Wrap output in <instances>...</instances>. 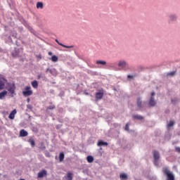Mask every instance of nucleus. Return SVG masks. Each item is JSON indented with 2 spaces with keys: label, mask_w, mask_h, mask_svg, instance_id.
<instances>
[{
  "label": "nucleus",
  "mask_w": 180,
  "mask_h": 180,
  "mask_svg": "<svg viewBox=\"0 0 180 180\" xmlns=\"http://www.w3.org/2000/svg\"><path fill=\"white\" fill-rule=\"evenodd\" d=\"M6 89L8 90V92H9V94H11V96L12 98H13V96L16 95V93H15V91H16V85L15 84V83H6Z\"/></svg>",
  "instance_id": "nucleus-1"
},
{
  "label": "nucleus",
  "mask_w": 180,
  "mask_h": 180,
  "mask_svg": "<svg viewBox=\"0 0 180 180\" xmlns=\"http://www.w3.org/2000/svg\"><path fill=\"white\" fill-rule=\"evenodd\" d=\"M163 173L167 176L166 180H175V176H174L172 172L169 171L167 168L163 169Z\"/></svg>",
  "instance_id": "nucleus-2"
},
{
  "label": "nucleus",
  "mask_w": 180,
  "mask_h": 180,
  "mask_svg": "<svg viewBox=\"0 0 180 180\" xmlns=\"http://www.w3.org/2000/svg\"><path fill=\"white\" fill-rule=\"evenodd\" d=\"M23 96H32L33 95V91H32V87L30 86H27L25 88V91H22Z\"/></svg>",
  "instance_id": "nucleus-3"
},
{
  "label": "nucleus",
  "mask_w": 180,
  "mask_h": 180,
  "mask_svg": "<svg viewBox=\"0 0 180 180\" xmlns=\"http://www.w3.org/2000/svg\"><path fill=\"white\" fill-rule=\"evenodd\" d=\"M153 158L155 165L158 166V160H160V153H158V151H153Z\"/></svg>",
  "instance_id": "nucleus-4"
},
{
  "label": "nucleus",
  "mask_w": 180,
  "mask_h": 180,
  "mask_svg": "<svg viewBox=\"0 0 180 180\" xmlns=\"http://www.w3.org/2000/svg\"><path fill=\"white\" fill-rule=\"evenodd\" d=\"M8 82V80L4 77H0V91L5 89V84Z\"/></svg>",
  "instance_id": "nucleus-5"
},
{
  "label": "nucleus",
  "mask_w": 180,
  "mask_h": 180,
  "mask_svg": "<svg viewBox=\"0 0 180 180\" xmlns=\"http://www.w3.org/2000/svg\"><path fill=\"white\" fill-rule=\"evenodd\" d=\"M154 95H155V92H152L151 93V97L150 98V101H149V103H148V105L149 106H155V105H157V102H155L154 101Z\"/></svg>",
  "instance_id": "nucleus-6"
},
{
  "label": "nucleus",
  "mask_w": 180,
  "mask_h": 180,
  "mask_svg": "<svg viewBox=\"0 0 180 180\" xmlns=\"http://www.w3.org/2000/svg\"><path fill=\"white\" fill-rule=\"evenodd\" d=\"M95 96L96 101H101V99L103 98V90H100L99 91L96 92Z\"/></svg>",
  "instance_id": "nucleus-7"
},
{
  "label": "nucleus",
  "mask_w": 180,
  "mask_h": 180,
  "mask_svg": "<svg viewBox=\"0 0 180 180\" xmlns=\"http://www.w3.org/2000/svg\"><path fill=\"white\" fill-rule=\"evenodd\" d=\"M55 41L57 42V44L59 46H61L62 47H65V49H72L74 47V46H67V45H64L62 43H60V41H58V39H56Z\"/></svg>",
  "instance_id": "nucleus-8"
},
{
  "label": "nucleus",
  "mask_w": 180,
  "mask_h": 180,
  "mask_svg": "<svg viewBox=\"0 0 180 180\" xmlns=\"http://www.w3.org/2000/svg\"><path fill=\"white\" fill-rule=\"evenodd\" d=\"M127 63L125 60H120L118 63V67H121V68H124L127 67Z\"/></svg>",
  "instance_id": "nucleus-9"
},
{
  "label": "nucleus",
  "mask_w": 180,
  "mask_h": 180,
  "mask_svg": "<svg viewBox=\"0 0 180 180\" xmlns=\"http://www.w3.org/2000/svg\"><path fill=\"white\" fill-rule=\"evenodd\" d=\"M16 113H17L16 109H14L10 113V115L8 116V119H11V120H13V119H15V115H16Z\"/></svg>",
  "instance_id": "nucleus-10"
},
{
  "label": "nucleus",
  "mask_w": 180,
  "mask_h": 180,
  "mask_svg": "<svg viewBox=\"0 0 180 180\" xmlns=\"http://www.w3.org/2000/svg\"><path fill=\"white\" fill-rule=\"evenodd\" d=\"M136 103H137L138 108H139L140 109H141V108H143V101H141V98L139 97L137 98Z\"/></svg>",
  "instance_id": "nucleus-11"
},
{
  "label": "nucleus",
  "mask_w": 180,
  "mask_h": 180,
  "mask_svg": "<svg viewBox=\"0 0 180 180\" xmlns=\"http://www.w3.org/2000/svg\"><path fill=\"white\" fill-rule=\"evenodd\" d=\"M8 95V91L6 90H4L3 91L0 92V99H5V96Z\"/></svg>",
  "instance_id": "nucleus-12"
},
{
  "label": "nucleus",
  "mask_w": 180,
  "mask_h": 180,
  "mask_svg": "<svg viewBox=\"0 0 180 180\" xmlns=\"http://www.w3.org/2000/svg\"><path fill=\"white\" fill-rule=\"evenodd\" d=\"M45 175H47V171L42 170L38 173V178H43Z\"/></svg>",
  "instance_id": "nucleus-13"
},
{
  "label": "nucleus",
  "mask_w": 180,
  "mask_h": 180,
  "mask_svg": "<svg viewBox=\"0 0 180 180\" xmlns=\"http://www.w3.org/2000/svg\"><path fill=\"white\" fill-rule=\"evenodd\" d=\"M27 134H29V133H27V131H25V129H21L20 131V136L21 137H26L27 136Z\"/></svg>",
  "instance_id": "nucleus-14"
},
{
  "label": "nucleus",
  "mask_w": 180,
  "mask_h": 180,
  "mask_svg": "<svg viewBox=\"0 0 180 180\" xmlns=\"http://www.w3.org/2000/svg\"><path fill=\"white\" fill-rule=\"evenodd\" d=\"M65 180H72V173L68 172L66 176H65Z\"/></svg>",
  "instance_id": "nucleus-15"
},
{
  "label": "nucleus",
  "mask_w": 180,
  "mask_h": 180,
  "mask_svg": "<svg viewBox=\"0 0 180 180\" xmlns=\"http://www.w3.org/2000/svg\"><path fill=\"white\" fill-rule=\"evenodd\" d=\"M96 64H97V65H105L106 64V61H105V60H96Z\"/></svg>",
  "instance_id": "nucleus-16"
},
{
  "label": "nucleus",
  "mask_w": 180,
  "mask_h": 180,
  "mask_svg": "<svg viewBox=\"0 0 180 180\" xmlns=\"http://www.w3.org/2000/svg\"><path fill=\"white\" fill-rule=\"evenodd\" d=\"M43 8H44L43 2L38 1L37 3V9H43Z\"/></svg>",
  "instance_id": "nucleus-17"
},
{
  "label": "nucleus",
  "mask_w": 180,
  "mask_h": 180,
  "mask_svg": "<svg viewBox=\"0 0 180 180\" xmlns=\"http://www.w3.org/2000/svg\"><path fill=\"white\" fill-rule=\"evenodd\" d=\"M31 85L33 88L37 89V86H39V83L37 82V81L34 80L32 82Z\"/></svg>",
  "instance_id": "nucleus-18"
},
{
  "label": "nucleus",
  "mask_w": 180,
  "mask_h": 180,
  "mask_svg": "<svg viewBox=\"0 0 180 180\" xmlns=\"http://www.w3.org/2000/svg\"><path fill=\"white\" fill-rule=\"evenodd\" d=\"M28 143H30V144H31V146L32 147H34L35 146V142H34V139L33 138H30L29 140H28Z\"/></svg>",
  "instance_id": "nucleus-19"
},
{
  "label": "nucleus",
  "mask_w": 180,
  "mask_h": 180,
  "mask_svg": "<svg viewBox=\"0 0 180 180\" xmlns=\"http://www.w3.org/2000/svg\"><path fill=\"white\" fill-rule=\"evenodd\" d=\"M133 117L134 119H136L137 120H143V119H144V117L143 116L139 115H133Z\"/></svg>",
  "instance_id": "nucleus-20"
},
{
  "label": "nucleus",
  "mask_w": 180,
  "mask_h": 180,
  "mask_svg": "<svg viewBox=\"0 0 180 180\" xmlns=\"http://www.w3.org/2000/svg\"><path fill=\"white\" fill-rule=\"evenodd\" d=\"M120 178L122 180H127V174H126L124 173L120 174Z\"/></svg>",
  "instance_id": "nucleus-21"
},
{
  "label": "nucleus",
  "mask_w": 180,
  "mask_h": 180,
  "mask_svg": "<svg viewBox=\"0 0 180 180\" xmlns=\"http://www.w3.org/2000/svg\"><path fill=\"white\" fill-rule=\"evenodd\" d=\"M86 160H87V162H94V157H92L91 155H89L86 157Z\"/></svg>",
  "instance_id": "nucleus-22"
},
{
  "label": "nucleus",
  "mask_w": 180,
  "mask_h": 180,
  "mask_svg": "<svg viewBox=\"0 0 180 180\" xmlns=\"http://www.w3.org/2000/svg\"><path fill=\"white\" fill-rule=\"evenodd\" d=\"M97 146H108V143L107 142H103L102 141H98Z\"/></svg>",
  "instance_id": "nucleus-23"
},
{
  "label": "nucleus",
  "mask_w": 180,
  "mask_h": 180,
  "mask_svg": "<svg viewBox=\"0 0 180 180\" xmlns=\"http://www.w3.org/2000/svg\"><path fill=\"white\" fill-rule=\"evenodd\" d=\"M59 161L60 162H63L64 161V153H60L59 155Z\"/></svg>",
  "instance_id": "nucleus-24"
},
{
  "label": "nucleus",
  "mask_w": 180,
  "mask_h": 180,
  "mask_svg": "<svg viewBox=\"0 0 180 180\" xmlns=\"http://www.w3.org/2000/svg\"><path fill=\"white\" fill-rule=\"evenodd\" d=\"M51 61L53 63H57L58 61V57L56 56V55L53 56L51 58Z\"/></svg>",
  "instance_id": "nucleus-25"
},
{
  "label": "nucleus",
  "mask_w": 180,
  "mask_h": 180,
  "mask_svg": "<svg viewBox=\"0 0 180 180\" xmlns=\"http://www.w3.org/2000/svg\"><path fill=\"white\" fill-rule=\"evenodd\" d=\"M175 124V122L174 121H171L168 124H167V129H169V127H172Z\"/></svg>",
  "instance_id": "nucleus-26"
},
{
  "label": "nucleus",
  "mask_w": 180,
  "mask_h": 180,
  "mask_svg": "<svg viewBox=\"0 0 180 180\" xmlns=\"http://www.w3.org/2000/svg\"><path fill=\"white\" fill-rule=\"evenodd\" d=\"M56 108V105H52L49 107H47L46 110H53Z\"/></svg>",
  "instance_id": "nucleus-27"
},
{
  "label": "nucleus",
  "mask_w": 180,
  "mask_h": 180,
  "mask_svg": "<svg viewBox=\"0 0 180 180\" xmlns=\"http://www.w3.org/2000/svg\"><path fill=\"white\" fill-rule=\"evenodd\" d=\"M170 20H172V22L176 20V16L174 15H170Z\"/></svg>",
  "instance_id": "nucleus-28"
},
{
  "label": "nucleus",
  "mask_w": 180,
  "mask_h": 180,
  "mask_svg": "<svg viewBox=\"0 0 180 180\" xmlns=\"http://www.w3.org/2000/svg\"><path fill=\"white\" fill-rule=\"evenodd\" d=\"M127 131H129V123H127L125 125V129H124Z\"/></svg>",
  "instance_id": "nucleus-29"
},
{
  "label": "nucleus",
  "mask_w": 180,
  "mask_h": 180,
  "mask_svg": "<svg viewBox=\"0 0 180 180\" xmlns=\"http://www.w3.org/2000/svg\"><path fill=\"white\" fill-rule=\"evenodd\" d=\"M167 75H170L171 77H172L173 75H175V72H172L170 73H168Z\"/></svg>",
  "instance_id": "nucleus-30"
},
{
  "label": "nucleus",
  "mask_w": 180,
  "mask_h": 180,
  "mask_svg": "<svg viewBox=\"0 0 180 180\" xmlns=\"http://www.w3.org/2000/svg\"><path fill=\"white\" fill-rule=\"evenodd\" d=\"M176 151H177V153H180V148L179 147H176Z\"/></svg>",
  "instance_id": "nucleus-31"
},
{
  "label": "nucleus",
  "mask_w": 180,
  "mask_h": 180,
  "mask_svg": "<svg viewBox=\"0 0 180 180\" xmlns=\"http://www.w3.org/2000/svg\"><path fill=\"white\" fill-rule=\"evenodd\" d=\"M48 54H49V56H53V52L49 51V52L48 53Z\"/></svg>",
  "instance_id": "nucleus-32"
},
{
  "label": "nucleus",
  "mask_w": 180,
  "mask_h": 180,
  "mask_svg": "<svg viewBox=\"0 0 180 180\" xmlns=\"http://www.w3.org/2000/svg\"><path fill=\"white\" fill-rule=\"evenodd\" d=\"M27 103H29L30 102V98H27Z\"/></svg>",
  "instance_id": "nucleus-33"
},
{
  "label": "nucleus",
  "mask_w": 180,
  "mask_h": 180,
  "mask_svg": "<svg viewBox=\"0 0 180 180\" xmlns=\"http://www.w3.org/2000/svg\"><path fill=\"white\" fill-rule=\"evenodd\" d=\"M127 78H133V76L129 75H127Z\"/></svg>",
  "instance_id": "nucleus-34"
},
{
  "label": "nucleus",
  "mask_w": 180,
  "mask_h": 180,
  "mask_svg": "<svg viewBox=\"0 0 180 180\" xmlns=\"http://www.w3.org/2000/svg\"><path fill=\"white\" fill-rule=\"evenodd\" d=\"M49 72H51V70H49V69H47V70H46V72H49Z\"/></svg>",
  "instance_id": "nucleus-35"
},
{
  "label": "nucleus",
  "mask_w": 180,
  "mask_h": 180,
  "mask_svg": "<svg viewBox=\"0 0 180 180\" xmlns=\"http://www.w3.org/2000/svg\"><path fill=\"white\" fill-rule=\"evenodd\" d=\"M37 78H38V79H40V78H41V76L38 75V76H37Z\"/></svg>",
  "instance_id": "nucleus-36"
}]
</instances>
